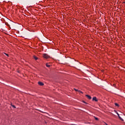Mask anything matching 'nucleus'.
Returning <instances> with one entry per match:
<instances>
[{
    "label": "nucleus",
    "instance_id": "2",
    "mask_svg": "<svg viewBox=\"0 0 125 125\" xmlns=\"http://www.w3.org/2000/svg\"><path fill=\"white\" fill-rule=\"evenodd\" d=\"M74 90L75 91H77L78 92H79L80 93H83V91H81V90H78V89H76V88H74Z\"/></svg>",
    "mask_w": 125,
    "mask_h": 125
},
{
    "label": "nucleus",
    "instance_id": "3",
    "mask_svg": "<svg viewBox=\"0 0 125 125\" xmlns=\"http://www.w3.org/2000/svg\"><path fill=\"white\" fill-rule=\"evenodd\" d=\"M92 100L93 101H95L96 102L98 101V100H97V98L96 97H93Z\"/></svg>",
    "mask_w": 125,
    "mask_h": 125
},
{
    "label": "nucleus",
    "instance_id": "8",
    "mask_svg": "<svg viewBox=\"0 0 125 125\" xmlns=\"http://www.w3.org/2000/svg\"><path fill=\"white\" fill-rule=\"evenodd\" d=\"M46 66L48 67L49 68L50 67V64H48V63L46 64Z\"/></svg>",
    "mask_w": 125,
    "mask_h": 125
},
{
    "label": "nucleus",
    "instance_id": "4",
    "mask_svg": "<svg viewBox=\"0 0 125 125\" xmlns=\"http://www.w3.org/2000/svg\"><path fill=\"white\" fill-rule=\"evenodd\" d=\"M38 84H39V85H43V83L42 82H38Z\"/></svg>",
    "mask_w": 125,
    "mask_h": 125
},
{
    "label": "nucleus",
    "instance_id": "7",
    "mask_svg": "<svg viewBox=\"0 0 125 125\" xmlns=\"http://www.w3.org/2000/svg\"><path fill=\"white\" fill-rule=\"evenodd\" d=\"M33 58H34L35 60H38V57H37L36 56H34Z\"/></svg>",
    "mask_w": 125,
    "mask_h": 125
},
{
    "label": "nucleus",
    "instance_id": "12",
    "mask_svg": "<svg viewBox=\"0 0 125 125\" xmlns=\"http://www.w3.org/2000/svg\"><path fill=\"white\" fill-rule=\"evenodd\" d=\"M104 124L105 125H108V124H107V123H104Z\"/></svg>",
    "mask_w": 125,
    "mask_h": 125
},
{
    "label": "nucleus",
    "instance_id": "9",
    "mask_svg": "<svg viewBox=\"0 0 125 125\" xmlns=\"http://www.w3.org/2000/svg\"><path fill=\"white\" fill-rule=\"evenodd\" d=\"M11 106H12V107H13V108H16V106H15V105H12V104H11Z\"/></svg>",
    "mask_w": 125,
    "mask_h": 125
},
{
    "label": "nucleus",
    "instance_id": "1",
    "mask_svg": "<svg viewBox=\"0 0 125 125\" xmlns=\"http://www.w3.org/2000/svg\"><path fill=\"white\" fill-rule=\"evenodd\" d=\"M43 58H45V59H48V58H50V56H49L48 55H47V54H43Z\"/></svg>",
    "mask_w": 125,
    "mask_h": 125
},
{
    "label": "nucleus",
    "instance_id": "13",
    "mask_svg": "<svg viewBox=\"0 0 125 125\" xmlns=\"http://www.w3.org/2000/svg\"><path fill=\"white\" fill-rule=\"evenodd\" d=\"M6 55L7 56H8V54H6Z\"/></svg>",
    "mask_w": 125,
    "mask_h": 125
},
{
    "label": "nucleus",
    "instance_id": "5",
    "mask_svg": "<svg viewBox=\"0 0 125 125\" xmlns=\"http://www.w3.org/2000/svg\"><path fill=\"white\" fill-rule=\"evenodd\" d=\"M86 97H87L88 99H91V97L88 95H86Z\"/></svg>",
    "mask_w": 125,
    "mask_h": 125
},
{
    "label": "nucleus",
    "instance_id": "10",
    "mask_svg": "<svg viewBox=\"0 0 125 125\" xmlns=\"http://www.w3.org/2000/svg\"><path fill=\"white\" fill-rule=\"evenodd\" d=\"M94 118H95V120H96V121H98V120H99L97 117H94Z\"/></svg>",
    "mask_w": 125,
    "mask_h": 125
},
{
    "label": "nucleus",
    "instance_id": "6",
    "mask_svg": "<svg viewBox=\"0 0 125 125\" xmlns=\"http://www.w3.org/2000/svg\"><path fill=\"white\" fill-rule=\"evenodd\" d=\"M116 113H117V114L118 115V116L119 119H120V120H123V119H122V118H121V117H120V114H119L118 112H116Z\"/></svg>",
    "mask_w": 125,
    "mask_h": 125
},
{
    "label": "nucleus",
    "instance_id": "11",
    "mask_svg": "<svg viewBox=\"0 0 125 125\" xmlns=\"http://www.w3.org/2000/svg\"><path fill=\"white\" fill-rule=\"evenodd\" d=\"M115 106H117L118 107H119V104H118V103H115Z\"/></svg>",
    "mask_w": 125,
    "mask_h": 125
},
{
    "label": "nucleus",
    "instance_id": "14",
    "mask_svg": "<svg viewBox=\"0 0 125 125\" xmlns=\"http://www.w3.org/2000/svg\"><path fill=\"white\" fill-rule=\"evenodd\" d=\"M124 3H125V2H124Z\"/></svg>",
    "mask_w": 125,
    "mask_h": 125
}]
</instances>
